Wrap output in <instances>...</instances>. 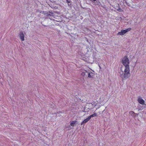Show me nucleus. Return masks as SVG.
<instances>
[{"label":"nucleus","instance_id":"4","mask_svg":"<svg viewBox=\"0 0 146 146\" xmlns=\"http://www.w3.org/2000/svg\"><path fill=\"white\" fill-rule=\"evenodd\" d=\"M138 102L142 104L144 106V108L146 107V104H145V101L141 97H139L138 99Z\"/></svg>","mask_w":146,"mask_h":146},{"label":"nucleus","instance_id":"14","mask_svg":"<svg viewBox=\"0 0 146 146\" xmlns=\"http://www.w3.org/2000/svg\"><path fill=\"white\" fill-rule=\"evenodd\" d=\"M67 2L68 3H70V1H67Z\"/></svg>","mask_w":146,"mask_h":146},{"label":"nucleus","instance_id":"6","mask_svg":"<svg viewBox=\"0 0 146 146\" xmlns=\"http://www.w3.org/2000/svg\"><path fill=\"white\" fill-rule=\"evenodd\" d=\"M19 37L21 41H23L25 40L24 35L23 32H20Z\"/></svg>","mask_w":146,"mask_h":146},{"label":"nucleus","instance_id":"15","mask_svg":"<svg viewBox=\"0 0 146 146\" xmlns=\"http://www.w3.org/2000/svg\"><path fill=\"white\" fill-rule=\"evenodd\" d=\"M131 113H134V112H133V111H131Z\"/></svg>","mask_w":146,"mask_h":146},{"label":"nucleus","instance_id":"10","mask_svg":"<svg viewBox=\"0 0 146 146\" xmlns=\"http://www.w3.org/2000/svg\"><path fill=\"white\" fill-rule=\"evenodd\" d=\"M76 121H73L70 123V125L73 127L74 126L75 124L76 123Z\"/></svg>","mask_w":146,"mask_h":146},{"label":"nucleus","instance_id":"11","mask_svg":"<svg viewBox=\"0 0 146 146\" xmlns=\"http://www.w3.org/2000/svg\"><path fill=\"white\" fill-rule=\"evenodd\" d=\"M87 72V73L88 72L86 70H84L81 74L82 76H84L85 74V73Z\"/></svg>","mask_w":146,"mask_h":146},{"label":"nucleus","instance_id":"2","mask_svg":"<svg viewBox=\"0 0 146 146\" xmlns=\"http://www.w3.org/2000/svg\"><path fill=\"white\" fill-rule=\"evenodd\" d=\"M122 63L124 66V68H129V60L126 57H124L123 59Z\"/></svg>","mask_w":146,"mask_h":146},{"label":"nucleus","instance_id":"12","mask_svg":"<svg viewBox=\"0 0 146 146\" xmlns=\"http://www.w3.org/2000/svg\"><path fill=\"white\" fill-rule=\"evenodd\" d=\"M117 6L118 7H117V8H116L115 9L118 11H120V10H121L120 9V8L119 7V5L118 4H117Z\"/></svg>","mask_w":146,"mask_h":146},{"label":"nucleus","instance_id":"8","mask_svg":"<svg viewBox=\"0 0 146 146\" xmlns=\"http://www.w3.org/2000/svg\"><path fill=\"white\" fill-rule=\"evenodd\" d=\"M88 77L90 78H93L94 77V74L92 72H88Z\"/></svg>","mask_w":146,"mask_h":146},{"label":"nucleus","instance_id":"16","mask_svg":"<svg viewBox=\"0 0 146 146\" xmlns=\"http://www.w3.org/2000/svg\"><path fill=\"white\" fill-rule=\"evenodd\" d=\"M142 109H143V108H142V109H141V108H140V110H142Z\"/></svg>","mask_w":146,"mask_h":146},{"label":"nucleus","instance_id":"13","mask_svg":"<svg viewBox=\"0 0 146 146\" xmlns=\"http://www.w3.org/2000/svg\"><path fill=\"white\" fill-rule=\"evenodd\" d=\"M91 0L92 1V2H93L96 1V0Z\"/></svg>","mask_w":146,"mask_h":146},{"label":"nucleus","instance_id":"1","mask_svg":"<svg viewBox=\"0 0 146 146\" xmlns=\"http://www.w3.org/2000/svg\"><path fill=\"white\" fill-rule=\"evenodd\" d=\"M130 71L129 68H122L119 73L122 80L127 79L130 77Z\"/></svg>","mask_w":146,"mask_h":146},{"label":"nucleus","instance_id":"7","mask_svg":"<svg viewBox=\"0 0 146 146\" xmlns=\"http://www.w3.org/2000/svg\"><path fill=\"white\" fill-rule=\"evenodd\" d=\"M90 119V118L89 117H87V118L84 119L83 121H82L81 123V125H83L84 124H85L88 122Z\"/></svg>","mask_w":146,"mask_h":146},{"label":"nucleus","instance_id":"9","mask_svg":"<svg viewBox=\"0 0 146 146\" xmlns=\"http://www.w3.org/2000/svg\"><path fill=\"white\" fill-rule=\"evenodd\" d=\"M97 116V113H94L93 114L91 115L88 117H89V118L90 119L91 117H95V116Z\"/></svg>","mask_w":146,"mask_h":146},{"label":"nucleus","instance_id":"3","mask_svg":"<svg viewBox=\"0 0 146 146\" xmlns=\"http://www.w3.org/2000/svg\"><path fill=\"white\" fill-rule=\"evenodd\" d=\"M131 30V28H129L125 30H122L121 31L119 32L117 34V35H123L125 34L127 32Z\"/></svg>","mask_w":146,"mask_h":146},{"label":"nucleus","instance_id":"5","mask_svg":"<svg viewBox=\"0 0 146 146\" xmlns=\"http://www.w3.org/2000/svg\"><path fill=\"white\" fill-rule=\"evenodd\" d=\"M40 13H41L42 11H41ZM42 13L43 14L46 15L47 17H48L50 16H53V13L50 12H46L44 11H42Z\"/></svg>","mask_w":146,"mask_h":146}]
</instances>
